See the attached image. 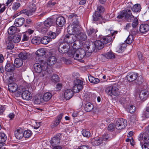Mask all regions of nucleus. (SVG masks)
I'll return each instance as SVG.
<instances>
[{
    "instance_id": "obj_1",
    "label": "nucleus",
    "mask_w": 149,
    "mask_h": 149,
    "mask_svg": "<svg viewBox=\"0 0 149 149\" xmlns=\"http://www.w3.org/2000/svg\"><path fill=\"white\" fill-rule=\"evenodd\" d=\"M146 132L143 133H141L139 136L138 139L141 141L143 139L145 141H146L147 142H145L142 146V148L143 149H149V136L148 133L149 134V125L147 127L146 129Z\"/></svg>"
},
{
    "instance_id": "obj_2",
    "label": "nucleus",
    "mask_w": 149,
    "mask_h": 149,
    "mask_svg": "<svg viewBox=\"0 0 149 149\" xmlns=\"http://www.w3.org/2000/svg\"><path fill=\"white\" fill-rule=\"evenodd\" d=\"M86 52L81 48H80L75 51L72 52V55L74 59L80 61L85 57Z\"/></svg>"
},
{
    "instance_id": "obj_3",
    "label": "nucleus",
    "mask_w": 149,
    "mask_h": 149,
    "mask_svg": "<svg viewBox=\"0 0 149 149\" xmlns=\"http://www.w3.org/2000/svg\"><path fill=\"white\" fill-rule=\"evenodd\" d=\"M41 61L40 63H37L34 64L33 66L35 71L37 73H40L42 72V76L41 77H43L44 76V74L46 72L45 71L46 70H44L43 67V65H44V61L40 60L39 61Z\"/></svg>"
},
{
    "instance_id": "obj_4",
    "label": "nucleus",
    "mask_w": 149,
    "mask_h": 149,
    "mask_svg": "<svg viewBox=\"0 0 149 149\" xmlns=\"http://www.w3.org/2000/svg\"><path fill=\"white\" fill-rule=\"evenodd\" d=\"M127 125V121L124 119H118L116 123L115 127L117 130H121L125 128Z\"/></svg>"
},
{
    "instance_id": "obj_5",
    "label": "nucleus",
    "mask_w": 149,
    "mask_h": 149,
    "mask_svg": "<svg viewBox=\"0 0 149 149\" xmlns=\"http://www.w3.org/2000/svg\"><path fill=\"white\" fill-rule=\"evenodd\" d=\"M57 61L56 58L54 56H51L48 58L47 62L44 61L43 67L44 70H46L48 68V65L50 66L54 64Z\"/></svg>"
},
{
    "instance_id": "obj_6",
    "label": "nucleus",
    "mask_w": 149,
    "mask_h": 149,
    "mask_svg": "<svg viewBox=\"0 0 149 149\" xmlns=\"http://www.w3.org/2000/svg\"><path fill=\"white\" fill-rule=\"evenodd\" d=\"M76 35L73 34H68L65 36L64 40L67 44L72 43L76 40Z\"/></svg>"
},
{
    "instance_id": "obj_7",
    "label": "nucleus",
    "mask_w": 149,
    "mask_h": 149,
    "mask_svg": "<svg viewBox=\"0 0 149 149\" xmlns=\"http://www.w3.org/2000/svg\"><path fill=\"white\" fill-rule=\"evenodd\" d=\"M36 6L35 4H31L29 8V9L28 10H23L21 11V13H24L28 16L31 15L32 13L36 11Z\"/></svg>"
},
{
    "instance_id": "obj_8",
    "label": "nucleus",
    "mask_w": 149,
    "mask_h": 149,
    "mask_svg": "<svg viewBox=\"0 0 149 149\" xmlns=\"http://www.w3.org/2000/svg\"><path fill=\"white\" fill-rule=\"evenodd\" d=\"M63 113H61L58 115L52 122L51 125V127L52 128L57 127L60 123L62 118Z\"/></svg>"
},
{
    "instance_id": "obj_9",
    "label": "nucleus",
    "mask_w": 149,
    "mask_h": 149,
    "mask_svg": "<svg viewBox=\"0 0 149 149\" xmlns=\"http://www.w3.org/2000/svg\"><path fill=\"white\" fill-rule=\"evenodd\" d=\"M63 113H61L58 115L52 122L51 125V127L52 128L57 127L60 123L62 118Z\"/></svg>"
},
{
    "instance_id": "obj_10",
    "label": "nucleus",
    "mask_w": 149,
    "mask_h": 149,
    "mask_svg": "<svg viewBox=\"0 0 149 149\" xmlns=\"http://www.w3.org/2000/svg\"><path fill=\"white\" fill-rule=\"evenodd\" d=\"M80 29L81 28L79 25H77L76 26H68V30H69V31H70L71 30L73 34H75L77 36L81 32Z\"/></svg>"
},
{
    "instance_id": "obj_11",
    "label": "nucleus",
    "mask_w": 149,
    "mask_h": 149,
    "mask_svg": "<svg viewBox=\"0 0 149 149\" xmlns=\"http://www.w3.org/2000/svg\"><path fill=\"white\" fill-rule=\"evenodd\" d=\"M69 18L70 19H72V24L71 25H69V26H78L79 24V22L77 18V15L74 14H72L69 16Z\"/></svg>"
},
{
    "instance_id": "obj_12",
    "label": "nucleus",
    "mask_w": 149,
    "mask_h": 149,
    "mask_svg": "<svg viewBox=\"0 0 149 149\" xmlns=\"http://www.w3.org/2000/svg\"><path fill=\"white\" fill-rule=\"evenodd\" d=\"M61 134L58 133L52 138L50 143L52 146L58 145L60 143V136Z\"/></svg>"
},
{
    "instance_id": "obj_13",
    "label": "nucleus",
    "mask_w": 149,
    "mask_h": 149,
    "mask_svg": "<svg viewBox=\"0 0 149 149\" xmlns=\"http://www.w3.org/2000/svg\"><path fill=\"white\" fill-rule=\"evenodd\" d=\"M18 94H22V97L24 100H29L31 99V95L30 92L28 91H24L22 93L20 91L18 93Z\"/></svg>"
},
{
    "instance_id": "obj_14",
    "label": "nucleus",
    "mask_w": 149,
    "mask_h": 149,
    "mask_svg": "<svg viewBox=\"0 0 149 149\" xmlns=\"http://www.w3.org/2000/svg\"><path fill=\"white\" fill-rule=\"evenodd\" d=\"M138 76V74L134 72L128 73L126 77L127 80L129 82H132L136 80Z\"/></svg>"
},
{
    "instance_id": "obj_15",
    "label": "nucleus",
    "mask_w": 149,
    "mask_h": 149,
    "mask_svg": "<svg viewBox=\"0 0 149 149\" xmlns=\"http://www.w3.org/2000/svg\"><path fill=\"white\" fill-rule=\"evenodd\" d=\"M69 48L70 47L68 44H62L59 45L58 50L60 53L64 54L67 52L68 51Z\"/></svg>"
},
{
    "instance_id": "obj_16",
    "label": "nucleus",
    "mask_w": 149,
    "mask_h": 149,
    "mask_svg": "<svg viewBox=\"0 0 149 149\" xmlns=\"http://www.w3.org/2000/svg\"><path fill=\"white\" fill-rule=\"evenodd\" d=\"M8 89L10 92L13 93L17 91L18 93L19 92V90L18 89V86L17 84L15 83H10L8 85Z\"/></svg>"
},
{
    "instance_id": "obj_17",
    "label": "nucleus",
    "mask_w": 149,
    "mask_h": 149,
    "mask_svg": "<svg viewBox=\"0 0 149 149\" xmlns=\"http://www.w3.org/2000/svg\"><path fill=\"white\" fill-rule=\"evenodd\" d=\"M66 22L65 18L62 16H59L57 17L56 20V24L59 27H63Z\"/></svg>"
},
{
    "instance_id": "obj_18",
    "label": "nucleus",
    "mask_w": 149,
    "mask_h": 149,
    "mask_svg": "<svg viewBox=\"0 0 149 149\" xmlns=\"http://www.w3.org/2000/svg\"><path fill=\"white\" fill-rule=\"evenodd\" d=\"M124 12L125 18L128 22H130L134 18V16L132 14L131 11L130 10H123Z\"/></svg>"
},
{
    "instance_id": "obj_19",
    "label": "nucleus",
    "mask_w": 149,
    "mask_h": 149,
    "mask_svg": "<svg viewBox=\"0 0 149 149\" xmlns=\"http://www.w3.org/2000/svg\"><path fill=\"white\" fill-rule=\"evenodd\" d=\"M91 143L93 146H99L102 143L103 140L102 137L98 138H94L91 140Z\"/></svg>"
},
{
    "instance_id": "obj_20",
    "label": "nucleus",
    "mask_w": 149,
    "mask_h": 149,
    "mask_svg": "<svg viewBox=\"0 0 149 149\" xmlns=\"http://www.w3.org/2000/svg\"><path fill=\"white\" fill-rule=\"evenodd\" d=\"M73 94V92L72 90L67 89L65 91V97L66 100H69L72 97Z\"/></svg>"
},
{
    "instance_id": "obj_21",
    "label": "nucleus",
    "mask_w": 149,
    "mask_h": 149,
    "mask_svg": "<svg viewBox=\"0 0 149 149\" xmlns=\"http://www.w3.org/2000/svg\"><path fill=\"white\" fill-rule=\"evenodd\" d=\"M86 45H87V44ZM86 47L87 49V50L90 52H92L94 51L96 48L94 42H89L88 45L86 46Z\"/></svg>"
},
{
    "instance_id": "obj_22",
    "label": "nucleus",
    "mask_w": 149,
    "mask_h": 149,
    "mask_svg": "<svg viewBox=\"0 0 149 149\" xmlns=\"http://www.w3.org/2000/svg\"><path fill=\"white\" fill-rule=\"evenodd\" d=\"M148 95V91L146 90L141 91L139 95L140 99L143 101H144L146 100Z\"/></svg>"
},
{
    "instance_id": "obj_23",
    "label": "nucleus",
    "mask_w": 149,
    "mask_h": 149,
    "mask_svg": "<svg viewBox=\"0 0 149 149\" xmlns=\"http://www.w3.org/2000/svg\"><path fill=\"white\" fill-rule=\"evenodd\" d=\"M149 30V25L147 24H142L140 25V32L142 33H145Z\"/></svg>"
},
{
    "instance_id": "obj_24",
    "label": "nucleus",
    "mask_w": 149,
    "mask_h": 149,
    "mask_svg": "<svg viewBox=\"0 0 149 149\" xmlns=\"http://www.w3.org/2000/svg\"><path fill=\"white\" fill-rule=\"evenodd\" d=\"M15 68L14 65L12 63H8L6 65L5 69L8 72H12L15 70Z\"/></svg>"
},
{
    "instance_id": "obj_25",
    "label": "nucleus",
    "mask_w": 149,
    "mask_h": 149,
    "mask_svg": "<svg viewBox=\"0 0 149 149\" xmlns=\"http://www.w3.org/2000/svg\"><path fill=\"white\" fill-rule=\"evenodd\" d=\"M93 21L95 22L101 21L102 19L101 14L97 11H95L93 13Z\"/></svg>"
},
{
    "instance_id": "obj_26",
    "label": "nucleus",
    "mask_w": 149,
    "mask_h": 149,
    "mask_svg": "<svg viewBox=\"0 0 149 149\" xmlns=\"http://www.w3.org/2000/svg\"><path fill=\"white\" fill-rule=\"evenodd\" d=\"M24 19L23 17L16 18L15 19L14 24L16 26L20 27L21 26L24 22Z\"/></svg>"
},
{
    "instance_id": "obj_27",
    "label": "nucleus",
    "mask_w": 149,
    "mask_h": 149,
    "mask_svg": "<svg viewBox=\"0 0 149 149\" xmlns=\"http://www.w3.org/2000/svg\"><path fill=\"white\" fill-rule=\"evenodd\" d=\"M23 133V132L21 129H17L15 132V136L17 139H21L24 137Z\"/></svg>"
},
{
    "instance_id": "obj_28",
    "label": "nucleus",
    "mask_w": 149,
    "mask_h": 149,
    "mask_svg": "<svg viewBox=\"0 0 149 149\" xmlns=\"http://www.w3.org/2000/svg\"><path fill=\"white\" fill-rule=\"evenodd\" d=\"M6 49L11 50L13 49L14 47V45L12 42V39L10 37H8V40L6 42Z\"/></svg>"
},
{
    "instance_id": "obj_29",
    "label": "nucleus",
    "mask_w": 149,
    "mask_h": 149,
    "mask_svg": "<svg viewBox=\"0 0 149 149\" xmlns=\"http://www.w3.org/2000/svg\"><path fill=\"white\" fill-rule=\"evenodd\" d=\"M101 41H102L104 45L110 42L111 40V38L110 36H102L101 38Z\"/></svg>"
},
{
    "instance_id": "obj_30",
    "label": "nucleus",
    "mask_w": 149,
    "mask_h": 149,
    "mask_svg": "<svg viewBox=\"0 0 149 149\" xmlns=\"http://www.w3.org/2000/svg\"><path fill=\"white\" fill-rule=\"evenodd\" d=\"M18 31V28L14 26L10 27L8 30V33L10 35H13Z\"/></svg>"
},
{
    "instance_id": "obj_31",
    "label": "nucleus",
    "mask_w": 149,
    "mask_h": 149,
    "mask_svg": "<svg viewBox=\"0 0 149 149\" xmlns=\"http://www.w3.org/2000/svg\"><path fill=\"white\" fill-rule=\"evenodd\" d=\"M52 97V94L49 92L45 93L42 97L43 102H47Z\"/></svg>"
},
{
    "instance_id": "obj_32",
    "label": "nucleus",
    "mask_w": 149,
    "mask_h": 149,
    "mask_svg": "<svg viewBox=\"0 0 149 149\" xmlns=\"http://www.w3.org/2000/svg\"><path fill=\"white\" fill-rule=\"evenodd\" d=\"M53 23V19L51 18H48L44 22L43 25L45 27L49 28L52 25ZM43 25L42 24H41Z\"/></svg>"
},
{
    "instance_id": "obj_33",
    "label": "nucleus",
    "mask_w": 149,
    "mask_h": 149,
    "mask_svg": "<svg viewBox=\"0 0 149 149\" xmlns=\"http://www.w3.org/2000/svg\"><path fill=\"white\" fill-rule=\"evenodd\" d=\"M23 64V61L19 58H16L14 62V65L17 68L21 66Z\"/></svg>"
},
{
    "instance_id": "obj_34",
    "label": "nucleus",
    "mask_w": 149,
    "mask_h": 149,
    "mask_svg": "<svg viewBox=\"0 0 149 149\" xmlns=\"http://www.w3.org/2000/svg\"><path fill=\"white\" fill-rule=\"evenodd\" d=\"M29 54L25 51L22 52L19 54V58L22 61L23 60H25L27 58Z\"/></svg>"
},
{
    "instance_id": "obj_35",
    "label": "nucleus",
    "mask_w": 149,
    "mask_h": 149,
    "mask_svg": "<svg viewBox=\"0 0 149 149\" xmlns=\"http://www.w3.org/2000/svg\"><path fill=\"white\" fill-rule=\"evenodd\" d=\"M96 48L98 49H102L104 46V45L102 42L100 40H96L94 42Z\"/></svg>"
},
{
    "instance_id": "obj_36",
    "label": "nucleus",
    "mask_w": 149,
    "mask_h": 149,
    "mask_svg": "<svg viewBox=\"0 0 149 149\" xmlns=\"http://www.w3.org/2000/svg\"><path fill=\"white\" fill-rule=\"evenodd\" d=\"M103 56L108 59H113L115 58V54L112 52H109L103 54Z\"/></svg>"
},
{
    "instance_id": "obj_37",
    "label": "nucleus",
    "mask_w": 149,
    "mask_h": 149,
    "mask_svg": "<svg viewBox=\"0 0 149 149\" xmlns=\"http://www.w3.org/2000/svg\"><path fill=\"white\" fill-rule=\"evenodd\" d=\"M93 108V104L91 103L88 102L86 103L85 105L84 109L86 111L88 112L92 111Z\"/></svg>"
},
{
    "instance_id": "obj_38",
    "label": "nucleus",
    "mask_w": 149,
    "mask_h": 149,
    "mask_svg": "<svg viewBox=\"0 0 149 149\" xmlns=\"http://www.w3.org/2000/svg\"><path fill=\"white\" fill-rule=\"evenodd\" d=\"M45 54V52L44 49L43 48L39 49L36 51V54L37 56L36 58L39 59V57L44 56Z\"/></svg>"
},
{
    "instance_id": "obj_39",
    "label": "nucleus",
    "mask_w": 149,
    "mask_h": 149,
    "mask_svg": "<svg viewBox=\"0 0 149 149\" xmlns=\"http://www.w3.org/2000/svg\"><path fill=\"white\" fill-rule=\"evenodd\" d=\"M88 77L90 82L91 83L97 84L100 82V80L98 79L95 78L91 75L88 76Z\"/></svg>"
},
{
    "instance_id": "obj_40",
    "label": "nucleus",
    "mask_w": 149,
    "mask_h": 149,
    "mask_svg": "<svg viewBox=\"0 0 149 149\" xmlns=\"http://www.w3.org/2000/svg\"><path fill=\"white\" fill-rule=\"evenodd\" d=\"M77 36V38L81 41H85L87 38V37L86 34L84 32H81Z\"/></svg>"
},
{
    "instance_id": "obj_41",
    "label": "nucleus",
    "mask_w": 149,
    "mask_h": 149,
    "mask_svg": "<svg viewBox=\"0 0 149 149\" xmlns=\"http://www.w3.org/2000/svg\"><path fill=\"white\" fill-rule=\"evenodd\" d=\"M132 10L134 12H139L141 10V6L139 4H136L132 8Z\"/></svg>"
},
{
    "instance_id": "obj_42",
    "label": "nucleus",
    "mask_w": 149,
    "mask_h": 149,
    "mask_svg": "<svg viewBox=\"0 0 149 149\" xmlns=\"http://www.w3.org/2000/svg\"><path fill=\"white\" fill-rule=\"evenodd\" d=\"M10 38L12 39V40H13V42L15 43H17L19 42L21 39V36L19 35H15L13 36V38Z\"/></svg>"
},
{
    "instance_id": "obj_43",
    "label": "nucleus",
    "mask_w": 149,
    "mask_h": 149,
    "mask_svg": "<svg viewBox=\"0 0 149 149\" xmlns=\"http://www.w3.org/2000/svg\"><path fill=\"white\" fill-rule=\"evenodd\" d=\"M42 44L46 45L50 41V38L47 36L43 37L41 40Z\"/></svg>"
},
{
    "instance_id": "obj_44",
    "label": "nucleus",
    "mask_w": 149,
    "mask_h": 149,
    "mask_svg": "<svg viewBox=\"0 0 149 149\" xmlns=\"http://www.w3.org/2000/svg\"><path fill=\"white\" fill-rule=\"evenodd\" d=\"M112 95L117 96L118 95L119 91L118 88L115 86H111Z\"/></svg>"
},
{
    "instance_id": "obj_45",
    "label": "nucleus",
    "mask_w": 149,
    "mask_h": 149,
    "mask_svg": "<svg viewBox=\"0 0 149 149\" xmlns=\"http://www.w3.org/2000/svg\"><path fill=\"white\" fill-rule=\"evenodd\" d=\"M7 139V136L6 134L3 133H0V143H3Z\"/></svg>"
},
{
    "instance_id": "obj_46",
    "label": "nucleus",
    "mask_w": 149,
    "mask_h": 149,
    "mask_svg": "<svg viewBox=\"0 0 149 149\" xmlns=\"http://www.w3.org/2000/svg\"><path fill=\"white\" fill-rule=\"evenodd\" d=\"M82 134L84 136L87 138H89L91 135L90 132L85 130H82Z\"/></svg>"
},
{
    "instance_id": "obj_47",
    "label": "nucleus",
    "mask_w": 149,
    "mask_h": 149,
    "mask_svg": "<svg viewBox=\"0 0 149 149\" xmlns=\"http://www.w3.org/2000/svg\"><path fill=\"white\" fill-rule=\"evenodd\" d=\"M23 133L24 137L25 138L30 137L32 134L31 131L29 130L25 131Z\"/></svg>"
},
{
    "instance_id": "obj_48",
    "label": "nucleus",
    "mask_w": 149,
    "mask_h": 149,
    "mask_svg": "<svg viewBox=\"0 0 149 149\" xmlns=\"http://www.w3.org/2000/svg\"><path fill=\"white\" fill-rule=\"evenodd\" d=\"M33 102L36 104H39L43 102L42 98L35 97L33 99Z\"/></svg>"
},
{
    "instance_id": "obj_49",
    "label": "nucleus",
    "mask_w": 149,
    "mask_h": 149,
    "mask_svg": "<svg viewBox=\"0 0 149 149\" xmlns=\"http://www.w3.org/2000/svg\"><path fill=\"white\" fill-rule=\"evenodd\" d=\"M134 40V37L132 35H130L126 40L125 42L127 44H130L132 43Z\"/></svg>"
},
{
    "instance_id": "obj_50",
    "label": "nucleus",
    "mask_w": 149,
    "mask_h": 149,
    "mask_svg": "<svg viewBox=\"0 0 149 149\" xmlns=\"http://www.w3.org/2000/svg\"><path fill=\"white\" fill-rule=\"evenodd\" d=\"M31 42L35 45H38L41 42V39L40 38H34L31 40Z\"/></svg>"
},
{
    "instance_id": "obj_51",
    "label": "nucleus",
    "mask_w": 149,
    "mask_h": 149,
    "mask_svg": "<svg viewBox=\"0 0 149 149\" xmlns=\"http://www.w3.org/2000/svg\"><path fill=\"white\" fill-rule=\"evenodd\" d=\"M77 86L75 85H74L73 87V91L74 93H78L83 88L82 86Z\"/></svg>"
},
{
    "instance_id": "obj_52",
    "label": "nucleus",
    "mask_w": 149,
    "mask_h": 149,
    "mask_svg": "<svg viewBox=\"0 0 149 149\" xmlns=\"http://www.w3.org/2000/svg\"><path fill=\"white\" fill-rule=\"evenodd\" d=\"M20 6L21 4L19 3L18 2H14L13 4L12 9L14 10H16L18 9Z\"/></svg>"
},
{
    "instance_id": "obj_53",
    "label": "nucleus",
    "mask_w": 149,
    "mask_h": 149,
    "mask_svg": "<svg viewBox=\"0 0 149 149\" xmlns=\"http://www.w3.org/2000/svg\"><path fill=\"white\" fill-rule=\"evenodd\" d=\"M51 80L54 82H58L59 80V77L57 75L54 74L52 76Z\"/></svg>"
},
{
    "instance_id": "obj_54",
    "label": "nucleus",
    "mask_w": 149,
    "mask_h": 149,
    "mask_svg": "<svg viewBox=\"0 0 149 149\" xmlns=\"http://www.w3.org/2000/svg\"><path fill=\"white\" fill-rule=\"evenodd\" d=\"M83 82L82 81L79 79H76L74 81V84L77 86H81L83 87Z\"/></svg>"
},
{
    "instance_id": "obj_55",
    "label": "nucleus",
    "mask_w": 149,
    "mask_h": 149,
    "mask_svg": "<svg viewBox=\"0 0 149 149\" xmlns=\"http://www.w3.org/2000/svg\"><path fill=\"white\" fill-rule=\"evenodd\" d=\"M105 92L107 94L111 96H112L111 86L107 87L105 89Z\"/></svg>"
},
{
    "instance_id": "obj_56",
    "label": "nucleus",
    "mask_w": 149,
    "mask_h": 149,
    "mask_svg": "<svg viewBox=\"0 0 149 149\" xmlns=\"http://www.w3.org/2000/svg\"><path fill=\"white\" fill-rule=\"evenodd\" d=\"M135 111V107L133 105H130L127 109V111L128 112L130 113H133Z\"/></svg>"
},
{
    "instance_id": "obj_57",
    "label": "nucleus",
    "mask_w": 149,
    "mask_h": 149,
    "mask_svg": "<svg viewBox=\"0 0 149 149\" xmlns=\"http://www.w3.org/2000/svg\"><path fill=\"white\" fill-rule=\"evenodd\" d=\"M48 35L49 36L50 39H55L56 36V33L51 31H49L48 33Z\"/></svg>"
},
{
    "instance_id": "obj_58",
    "label": "nucleus",
    "mask_w": 149,
    "mask_h": 149,
    "mask_svg": "<svg viewBox=\"0 0 149 149\" xmlns=\"http://www.w3.org/2000/svg\"><path fill=\"white\" fill-rule=\"evenodd\" d=\"M125 11L124 10L120 12L118 14V15L117 16L116 18L118 19H121L124 17H125Z\"/></svg>"
},
{
    "instance_id": "obj_59",
    "label": "nucleus",
    "mask_w": 149,
    "mask_h": 149,
    "mask_svg": "<svg viewBox=\"0 0 149 149\" xmlns=\"http://www.w3.org/2000/svg\"><path fill=\"white\" fill-rule=\"evenodd\" d=\"M95 30L92 27L87 30V33L88 36H91L95 32Z\"/></svg>"
},
{
    "instance_id": "obj_60",
    "label": "nucleus",
    "mask_w": 149,
    "mask_h": 149,
    "mask_svg": "<svg viewBox=\"0 0 149 149\" xmlns=\"http://www.w3.org/2000/svg\"><path fill=\"white\" fill-rule=\"evenodd\" d=\"M143 115L147 118H149V106L147 107L143 113Z\"/></svg>"
},
{
    "instance_id": "obj_61",
    "label": "nucleus",
    "mask_w": 149,
    "mask_h": 149,
    "mask_svg": "<svg viewBox=\"0 0 149 149\" xmlns=\"http://www.w3.org/2000/svg\"><path fill=\"white\" fill-rule=\"evenodd\" d=\"M137 54L139 60L141 62L143 61L144 60V58L143 56L142 53L140 52H138L137 53Z\"/></svg>"
},
{
    "instance_id": "obj_62",
    "label": "nucleus",
    "mask_w": 149,
    "mask_h": 149,
    "mask_svg": "<svg viewBox=\"0 0 149 149\" xmlns=\"http://www.w3.org/2000/svg\"><path fill=\"white\" fill-rule=\"evenodd\" d=\"M102 138L103 141H109L111 139L110 137H109V135L107 134H104Z\"/></svg>"
},
{
    "instance_id": "obj_63",
    "label": "nucleus",
    "mask_w": 149,
    "mask_h": 149,
    "mask_svg": "<svg viewBox=\"0 0 149 149\" xmlns=\"http://www.w3.org/2000/svg\"><path fill=\"white\" fill-rule=\"evenodd\" d=\"M138 24V21L136 17L134 19L133 22L132 24V26L133 28H135Z\"/></svg>"
},
{
    "instance_id": "obj_64",
    "label": "nucleus",
    "mask_w": 149,
    "mask_h": 149,
    "mask_svg": "<svg viewBox=\"0 0 149 149\" xmlns=\"http://www.w3.org/2000/svg\"><path fill=\"white\" fill-rule=\"evenodd\" d=\"M56 4L55 2H52V0H50L47 3V6L48 7H53Z\"/></svg>"
}]
</instances>
